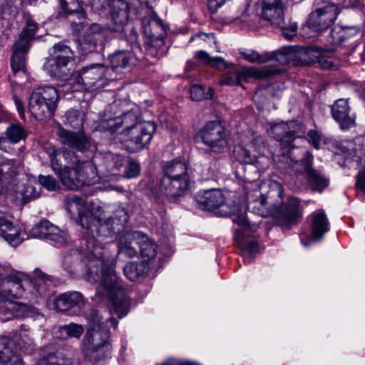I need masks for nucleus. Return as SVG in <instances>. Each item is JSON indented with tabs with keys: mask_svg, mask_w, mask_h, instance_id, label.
Wrapping results in <instances>:
<instances>
[{
	"mask_svg": "<svg viewBox=\"0 0 365 365\" xmlns=\"http://www.w3.org/2000/svg\"><path fill=\"white\" fill-rule=\"evenodd\" d=\"M195 201L198 207L202 210H211L220 207V212L225 215L233 216V222L245 227L236 231L235 240L241 255L245 257V263H250L258 252L259 246L254 237L250 236L249 230L246 227L247 218L242 214H238L239 206L232 200L225 202V196L220 190H209L199 192L195 196Z\"/></svg>",
	"mask_w": 365,
	"mask_h": 365,
	"instance_id": "f257e3e1",
	"label": "nucleus"
},
{
	"mask_svg": "<svg viewBox=\"0 0 365 365\" xmlns=\"http://www.w3.org/2000/svg\"><path fill=\"white\" fill-rule=\"evenodd\" d=\"M282 187L280 184L274 182L270 185L269 190L266 195L260 193L259 198L254 202L249 199L247 208L257 209L260 215V207L266 206L272 207L276 211L277 223L286 228L297 222L302 215V207L298 199L289 197L285 202L282 201Z\"/></svg>",
	"mask_w": 365,
	"mask_h": 365,
	"instance_id": "f03ea898",
	"label": "nucleus"
},
{
	"mask_svg": "<svg viewBox=\"0 0 365 365\" xmlns=\"http://www.w3.org/2000/svg\"><path fill=\"white\" fill-rule=\"evenodd\" d=\"M101 282L97 289V294L112 303V312L121 319L127 315L130 302L125 294L122 282L115 271L113 259H101Z\"/></svg>",
	"mask_w": 365,
	"mask_h": 365,
	"instance_id": "7ed1b4c3",
	"label": "nucleus"
},
{
	"mask_svg": "<svg viewBox=\"0 0 365 365\" xmlns=\"http://www.w3.org/2000/svg\"><path fill=\"white\" fill-rule=\"evenodd\" d=\"M128 220L127 210L124 207H118L112 216L104 220L94 216L92 213L83 217L81 226L92 232H96L99 237L112 239L124 230Z\"/></svg>",
	"mask_w": 365,
	"mask_h": 365,
	"instance_id": "20e7f679",
	"label": "nucleus"
},
{
	"mask_svg": "<svg viewBox=\"0 0 365 365\" xmlns=\"http://www.w3.org/2000/svg\"><path fill=\"white\" fill-rule=\"evenodd\" d=\"M50 158L53 170L64 187L74 190L82 187L76 181L78 175L75 163L78 159L74 151L66 148L54 149Z\"/></svg>",
	"mask_w": 365,
	"mask_h": 365,
	"instance_id": "39448f33",
	"label": "nucleus"
},
{
	"mask_svg": "<svg viewBox=\"0 0 365 365\" xmlns=\"http://www.w3.org/2000/svg\"><path fill=\"white\" fill-rule=\"evenodd\" d=\"M58 99L59 96L55 88H38L31 94L28 109L36 120H49L53 116Z\"/></svg>",
	"mask_w": 365,
	"mask_h": 365,
	"instance_id": "423d86ee",
	"label": "nucleus"
},
{
	"mask_svg": "<svg viewBox=\"0 0 365 365\" xmlns=\"http://www.w3.org/2000/svg\"><path fill=\"white\" fill-rule=\"evenodd\" d=\"M108 73L109 69L104 64H92L73 74L69 79V84L76 87L73 91H96L108 83Z\"/></svg>",
	"mask_w": 365,
	"mask_h": 365,
	"instance_id": "0eeeda50",
	"label": "nucleus"
},
{
	"mask_svg": "<svg viewBox=\"0 0 365 365\" xmlns=\"http://www.w3.org/2000/svg\"><path fill=\"white\" fill-rule=\"evenodd\" d=\"M155 130L153 121H143L130 131H120L124 148L131 153L140 151L150 143Z\"/></svg>",
	"mask_w": 365,
	"mask_h": 365,
	"instance_id": "6e6552de",
	"label": "nucleus"
},
{
	"mask_svg": "<svg viewBox=\"0 0 365 365\" xmlns=\"http://www.w3.org/2000/svg\"><path fill=\"white\" fill-rule=\"evenodd\" d=\"M37 29V24L34 21L27 19L19 40L14 44V54L11 59V66L14 74L25 71V55L29 51V43L34 38Z\"/></svg>",
	"mask_w": 365,
	"mask_h": 365,
	"instance_id": "1a4fd4ad",
	"label": "nucleus"
},
{
	"mask_svg": "<svg viewBox=\"0 0 365 365\" xmlns=\"http://www.w3.org/2000/svg\"><path fill=\"white\" fill-rule=\"evenodd\" d=\"M91 7L97 11L109 10L113 29L123 31L128 20V5L124 0H88Z\"/></svg>",
	"mask_w": 365,
	"mask_h": 365,
	"instance_id": "9d476101",
	"label": "nucleus"
},
{
	"mask_svg": "<svg viewBox=\"0 0 365 365\" xmlns=\"http://www.w3.org/2000/svg\"><path fill=\"white\" fill-rule=\"evenodd\" d=\"M101 336L94 333L90 337L84 338L83 354L85 359L89 362L96 364L110 356L111 346L108 342L106 332Z\"/></svg>",
	"mask_w": 365,
	"mask_h": 365,
	"instance_id": "9b49d317",
	"label": "nucleus"
},
{
	"mask_svg": "<svg viewBox=\"0 0 365 365\" xmlns=\"http://www.w3.org/2000/svg\"><path fill=\"white\" fill-rule=\"evenodd\" d=\"M136 39L137 36L133 35L126 48L118 50L109 56L108 59L113 70L131 67L137 60L144 58L142 48Z\"/></svg>",
	"mask_w": 365,
	"mask_h": 365,
	"instance_id": "f8f14e48",
	"label": "nucleus"
},
{
	"mask_svg": "<svg viewBox=\"0 0 365 365\" xmlns=\"http://www.w3.org/2000/svg\"><path fill=\"white\" fill-rule=\"evenodd\" d=\"M339 11L334 4H328L312 11L306 24L314 32H322L331 26L336 20Z\"/></svg>",
	"mask_w": 365,
	"mask_h": 365,
	"instance_id": "ddd939ff",
	"label": "nucleus"
},
{
	"mask_svg": "<svg viewBox=\"0 0 365 365\" xmlns=\"http://www.w3.org/2000/svg\"><path fill=\"white\" fill-rule=\"evenodd\" d=\"M202 142L211 151L222 153L227 146L224 128L218 121L207 123L200 131Z\"/></svg>",
	"mask_w": 365,
	"mask_h": 365,
	"instance_id": "4468645a",
	"label": "nucleus"
},
{
	"mask_svg": "<svg viewBox=\"0 0 365 365\" xmlns=\"http://www.w3.org/2000/svg\"><path fill=\"white\" fill-rule=\"evenodd\" d=\"M303 127L297 121L288 123L281 122L270 127L269 130L276 140L280 142L282 146L290 147L296 138H300L304 133Z\"/></svg>",
	"mask_w": 365,
	"mask_h": 365,
	"instance_id": "2eb2a0df",
	"label": "nucleus"
},
{
	"mask_svg": "<svg viewBox=\"0 0 365 365\" xmlns=\"http://www.w3.org/2000/svg\"><path fill=\"white\" fill-rule=\"evenodd\" d=\"M56 134L61 144L73 150L84 153L89 150L91 146V139L82 130L71 131L60 126Z\"/></svg>",
	"mask_w": 365,
	"mask_h": 365,
	"instance_id": "dca6fc26",
	"label": "nucleus"
},
{
	"mask_svg": "<svg viewBox=\"0 0 365 365\" xmlns=\"http://www.w3.org/2000/svg\"><path fill=\"white\" fill-rule=\"evenodd\" d=\"M87 300L77 291L66 292L58 296L54 301L56 309L61 312L70 311L71 314H79L85 307Z\"/></svg>",
	"mask_w": 365,
	"mask_h": 365,
	"instance_id": "f3484780",
	"label": "nucleus"
},
{
	"mask_svg": "<svg viewBox=\"0 0 365 365\" xmlns=\"http://www.w3.org/2000/svg\"><path fill=\"white\" fill-rule=\"evenodd\" d=\"M31 235L36 238L46 239L63 245L68 240V232L60 230L48 220H43L36 224L30 231Z\"/></svg>",
	"mask_w": 365,
	"mask_h": 365,
	"instance_id": "a211bd4d",
	"label": "nucleus"
},
{
	"mask_svg": "<svg viewBox=\"0 0 365 365\" xmlns=\"http://www.w3.org/2000/svg\"><path fill=\"white\" fill-rule=\"evenodd\" d=\"M24 294L22 281L17 274H10L0 280V301L22 298Z\"/></svg>",
	"mask_w": 365,
	"mask_h": 365,
	"instance_id": "6ab92c4d",
	"label": "nucleus"
},
{
	"mask_svg": "<svg viewBox=\"0 0 365 365\" xmlns=\"http://www.w3.org/2000/svg\"><path fill=\"white\" fill-rule=\"evenodd\" d=\"M331 114L342 130L349 129L355 125V115L350 114V108L345 99L336 101L331 107Z\"/></svg>",
	"mask_w": 365,
	"mask_h": 365,
	"instance_id": "aec40b11",
	"label": "nucleus"
},
{
	"mask_svg": "<svg viewBox=\"0 0 365 365\" xmlns=\"http://www.w3.org/2000/svg\"><path fill=\"white\" fill-rule=\"evenodd\" d=\"M63 11L68 16L71 24L74 25V30L81 32L84 29L82 20L85 19V13L78 0H61Z\"/></svg>",
	"mask_w": 365,
	"mask_h": 365,
	"instance_id": "412c9836",
	"label": "nucleus"
},
{
	"mask_svg": "<svg viewBox=\"0 0 365 365\" xmlns=\"http://www.w3.org/2000/svg\"><path fill=\"white\" fill-rule=\"evenodd\" d=\"M301 165L314 190L321 192L328 186V180L319 171L312 168V155L309 152H306L304 158L301 160Z\"/></svg>",
	"mask_w": 365,
	"mask_h": 365,
	"instance_id": "4be33fe9",
	"label": "nucleus"
},
{
	"mask_svg": "<svg viewBox=\"0 0 365 365\" xmlns=\"http://www.w3.org/2000/svg\"><path fill=\"white\" fill-rule=\"evenodd\" d=\"M0 313L8 316V319L20 318L33 316L36 309L28 303L16 302L14 300L0 301Z\"/></svg>",
	"mask_w": 365,
	"mask_h": 365,
	"instance_id": "5701e85b",
	"label": "nucleus"
},
{
	"mask_svg": "<svg viewBox=\"0 0 365 365\" xmlns=\"http://www.w3.org/2000/svg\"><path fill=\"white\" fill-rule=\"evenodd\" d=\"M78 179L77 183L81 186L91 185L99 181L96 165L92 161H78L75 163Z\"/></svg>",
	"mask_w": 365,
	"mask_h": 365,
	"instance_id": "b1692460",
	"label": "nucleus"
},
{
	"mask_svg": "<svg viewBox=\"0 0 365 365\" xmlns=\"http://www.w3.org/2000/svg\"><path fill=\"white\" fill-rule=\"evenodd\" d=\"M88 319L90 323V328L87 331L85 337H90L94 333H98L101 336V334L103 332H106L107 337H109L110 331L108 326L105 324V322L110 323V326L113 327L114 329L118 325V322L113 317H109L104 320L103 317L96 310H92L90 312Z\"/></svg>",
	"mask_w": 365,
	"mask_h": 365,
	"instance_id": "393cba45",
	"label": "nucleus"
},
{
	"mask_svg": "<svg viewBox=\"0 0 365 365\" xmlns=\"http://www.w3.org/2000/svg\"><path fill=\"white\" fill-rule=\"evenodd\" d=\"M190 182L183 180H179L168 178H162L160 185V191L163 195L171 199L182 196L188 189Z\"/></svg>",
	"mask_w": 365,
	"mask_h": 365,
	"instance_id": "a878e982",
	"label": "nucleus"
},
{
	"mask_svg": "<svg viewBox=\"0 0 365 365\" xmlns=\"http://www.w3.org/2000/svg\"><path fill=\"white\" fill-rule=\"evenodd\" d=\"M34 272L35 277L29 284L31 292L36 297H46L53 285V279L38 268L35 269Z\"/></svg>",
	"mask_w": 365,
	"mask_h": 365,
	"instance_id": "bb28decb",
	"label": "nucleus"
},
{
	"mask_svg": "<svg viewBox=\"0 0 365 365\" xmlns=\"http://www.w3.org/2000/svg\"><path fill=\"white\" fill-rule=\"evenodd\" d=\"M135 234H138V231L128 232L119 239L118 255L120 257L132 258L138 256V251L135 246H138V239Z\"/></svg>",
	"mask_w": 365,
	"mask_h": 365,
	"instance_id": "cd10ccee",
	"label": "nucleus"
},
{
	"mask_svg": "<svg viewBox=\"0 0 365 365\" xmlns=\"http://www.w3.org/2000/svg\"><path fill=\"white\" fill-rule=\"evenodd\" d=\"M311 230L312 240H308L309 242L312 240L320 241L329 230V220L323 210H319L312 213Z\"/></svg>",
	"mask_w": 365,
	"mask_h": 365,
	"instance_id": "c85d7f7f",
	"label": "nucleus"
},
{
	"mask_svg": "<svg viewBox=\"0 0 365 365\" xmlns=\"http://www.w3.org/2000/svg\"><path fill=\"white\" fill-rule=\"evenodd\" d=\"M0 236L13 247L18 246L23 241L19 228L3 217H0Z\"/></svg>",
	"mask_w": 365,
	"mask_h": 365,
	"instance_id": "c756f323",
	"label": "nucleus"
},
{
	"mask_svg": "<svg viewBox=\"0 0 365 365\" xmlns=\"http://www.w3.org/2000/svg\"><path fill=\"white\" fill-rule=\"evenodd\" d=\"M70 64H72V63L50 56L46 58L43 68L50 76L61 78L66 76L69 73L71 70Z\"/></svg>",
	"mask_w": 365,
	"mask_h": 365,
	"instance_id": "7c9ffc66",
	"label": "nucleus"
},
{
	"mask_svg": "<svg viewBox=\"0 0 365 365\" xmlns=\"http://www.w3.org/2000/svg\"><path fill=\"white\" fill-rule=\"evenodd\" d=\"M138 240V247L139 248V254L144 259L143 262L147 263L150 260L154 259L157 255L158 245L150 240L147 235L141 232L136 234Z\"/></svg>",
	"mask_w": 365,
	"mask_h": 365,
	"instance_id": "2f4dec72",
	"label": "nucleus"
},
{
	"mask_svg": "<svg viewBox=\"0 0 365 365\" xmlns=\"http://www.w3.org/2000/svg\"><path fill=\"white\" fill-rule=\"evenodd\" d=\"M12 341L6 336H0V365H22L19 355L10 348Z\"/></svg>",
	"mask_w": 365,
	"mask_h": 365,
	"instance_id": "473e14b6",
	"label": "nucleus"
},
{
	"mask_svg": "<svg viewBox=\"0 0 365 365\" xmlns=\"http://www.w3.org/2000/svg\"><path fill=\"white\" fill-rule=\"evenodd\" d=\"M163 178H168L175 180H183L190 182L187 168L185 163L180 161L168 163L163 168Z\"/></svg>",
	"mask_w": 365,
	"mask_h": 365,
	"instance_id": "72a5a7b5",
	"label": "nucleus"
},
{
	"mask_svg": "<svg viewBox=\"0 0 365 365\" xmlns=\"http://www.w3.org/2000/svg\"><path fill=\"white\" fill-rule=\"evenodd\" d=\"M284 6L262 7L261 16L273 26H283L284 24Z\"/></svg>",
	"mask_w": 365,
	"mask_h": 365,
	"instance_id": "f704fd0d",
	"label": "nucleus"
},
{
	"mask_svg": "<svg viewBox=\"0 0 365 365\" xmlns=\"http://www.w3.org/2000/svg\"><path fill=\"white\" fill-rule=\"evenodd\" d=\"M116 119L119 131H130L142 123L138 111L135 109L123 113L120 116L116 117Z\"/></svg>",
	"mask_w": 365,
	"mask_h": 365,
	"instance_id": "c9c22d12",
	"label": "nucleus"
},
{
	"mask_svg": "<svg viewBox=\"0 0 365 365\" xmlns=\"http://www.w3.org/2000/svg\"><path fill=\"white\" fill-rule=\"evenodd\" d=\"M148 270V264L145 262H130L123 267L124 275L132 282L143 277Z\"/></svg>",
	"mask_w": 365,
	"mask_h": 365,
	"instance_id": "e433bc0d",
	"label": "nucleus"
},
{
	"mask_svg": "<svg viewBox=\"0 0 365 365\" xmlns=\"http://www.w3.org/2000/svg\"><path fill=\"white\" fill-rule=\"evenodd\" d=\"M64 202L66 210L69 213L74 212L75 210L77 211L81 222L83 217L88 216L89 214H91L84 210L86 207L85 201L77 195L69 194L66 195L64 199Z\"/></svg>",
	"mask_w": 365,
	"mask_h": 365,
	"instance_id": "4c0bfd02",
	"label": "nucleus"
},
{
	"mask_svg": "<svg viewBox=\"0 0 365 365\" xmlns=\"http://www.w3.org/2000/svg\"><path fill=\"white\" fill-rule=\"evenodd\" d=\"M84 331L82 325L71 323L58 327L55 334L57 338L63 340L69 338L79 339Z\"/></svg>",
	"mask_w": 365,
	"mask_h": 365,
	"instance_id": "58836bf2",
	"label": "nucleus"
},
{
	"mask_svg": "<svg viewBox=\"0 0 365 365\" xmlns=\"http://www.w3.org/2000/svg\"><path fill=\"white\" fill-rule=\"evenodd\" d=\"M81 248L82 252L89 253L96 258L103 257V247L93 236L84 237L81 242Z\"/></svg>",
	"mask_w": 365,
	"mask_h": 365,
	"instance_id": "ea45409f",
	"label": "nucleus"
},
{
	"mask_svg": "<svg viewBox=\"0 0 365 365\" xmlns=\"http://www.w3.org/2000/svg\"><path fill=\"white\" fill-rule=\"evenodd\" d=\"M14 345L16 349L25 353H31L34 347L33 339L25 330H20L14 336Z\"/></svg>",
	"mask_w": 365,
	"mask_h": 365,
	"instance_id": "a19ab883",
	"label": "nucleus"
},
{
	"mask_svg": "<svg viewBox=\"0 0 365 365\" xmlns=\"http://www.w3.org/2000/svg\"><path fill=\"white\" fill-rule=\"evenodd\" d=\"M71 361L61 351L48 353L40 358L37 365H71Z\"/></svg>",
	"mask_w": 365,
	"mask_h": 365,
	"instance_id": "79ce46f5",
	"label": "nucleus"
},
{
	"mask_svg": "<svg viewBox=\"0 0 365 365\" xmlns=\"http://www.w3.org/2000/svg\"><path fill=\"white\" fill-rule=\"evenodd\" d=\"M308 53L312 54L313 58L311 59H301L300 61L305 64H309L314 62L319 63L325 68H331L333 65L330 61L322 55V49L318 46H309L308 48Z\"/></svg>",
	"mask_w": 365,
	"mask_h": 365,
	"instance_id": "37998d69",
	"label": "nucleus"
},
{
	"mask_svg": "<svg viewBox=\"0 0 365 365\" xmlns=\"http://www.w3.org/2000/svg\"><path fill=\"white\" fill-rule=\"evenodd\" d=\"M53 51L51 56L72 63L74 62V54L69 46L63 43H58L53 46Z\"/></svg>",
	"mask_w": 365,
	"mask_h": 365,
	"instance_id": "c03bdc74",
	"label": "nucleus"
},
{
	"mask_svg": "<svg viewBox=\"0 0 365 365\" xmlns=\"http://www.w3.org/2000/svg\"><path fill=\"white\" fill-rule=\"evenodd\" d=\"M245 70H234L226 74L220 81L221 84L229 86H241L243 81H247Z\"/></svg>",
	"mask_w": 365,
	"mask_h": 365,
	"instance_id": "a18cd8bd",
	"label": "nucleus"
},
{
	"mask_svg": "<svg viewBox=\"0 0 365 365\" xmlns=\"http://www.w3.org/2000/svg\"><path fill=\"white\" fill-rule=\"evenodd\" d=\"M6 139L12 143H17L21 140L25 139L27 133L24 128L19 124H11L6 130Z\"/></svg>",
	"mask_w": 365,
	"mask_h": 365,
	"instance_id": "49530a36",
	"label": "nucleus"
},
{
	"mask_svg": "<svg viewBox=\"0 0 365 365\" xmlns=\"http://www.w3.org/2000/svg\"><path fill=\"white\" fill-rule=\"evenodd\" d=\"M96 130L100 132H108L111 135L119 133L116 117L113 118H103L97 122L96 127Z\"/></svg>",
	"mask_w": 365,
	"mask_h": 365,
	"instance_id": "de8ad7c7",
	"label": "nucleus"
},
{
	"mask_svg": "<svg viewBox=\"0 0 365 365\" xmlns=\"http://www.w3.org/2000/svg\"><path fill=\"white\" fill-rule=\"evenodd\" d=\"M235 158L240 163L253 164L256 161L255 155H252L250 151L242 145H237L233 150Z\"/></svg>",
	"mask_w": 365,
	"mask_h": 365,
	"instance_id": "09e8293b",
	"label": "nucleus"
},
{
	"mask_svg": "<svg viewBox=\"0 0 365 365\" xmlns=\"http://www.w3.org/2000/svg\"><path fill=\"white\" fill-rule=\"evenodd\" d=\"M164 45L163 39L160 37L152 35L150 41L145 44L146 51L143 55L151 56L153 57H158L161 47Z\"/></svg>",
	"mask_w": 365,
	"mask_h": 365,
	"instance_id": "8fccbe9b",
	"label": "nucleus"
},
{
	"mask_svg": "<svg viewBox=\"0 0 365 365\" xmlns=\"http://www.w3.org/2000/svg\"><path fill=\"white\" fill-rule=\"evenodd\" d=\"M266 56L269 61H275L280 64H287L292 60V52L289 48H283L271 53H266Z\"/></svg>",
	"mask_w": 365,
	"mask_h": 365,
	"instance_id": "3c124183",
	"label": "nucleus"
},
{
	"mask_svg": "<svg viewBox=\"0 0 365 365\" xmlns=\"http://www.w3.org/2000/svg\"><path fill=\"white\" fill-rule=\"evenodd\" d=\"M245 74L247 76V79L250 78H255L258 79H264L267 78L270 76L274 75L278 73V71L276 69L271 68H262L257 69L255 68H246Z\"/></svg>",
	"mask_w": 365,
	"mask_h": 365,
	"instance_id": "603ef678",
	"label": "nucleus"
},
{
	"mask_svg": "<svg viewBox=\"0 0 365 365\" xmlns=\"http://www.w3.org/2000/svg\"><path fill=\"white\" fill-rule=\"evenodd\" d=\"M106 163L109 170L114 172L123 165L124 158L119 154L108 153L106 155Z\"/></svg>",
	"mask_w": 365,
	"mask_h": 365,
	"instance_id": "864d4df0",
	"label": "nucleus"
},
{
	"mask_svg": "<svg viewBox=\"0 0 365 365\" xmlns=\"http://www.w3.org/2000/svg\"><path fill=\"white\" fill-rule=\"evenodd\" d=\"M346 36V30L344 28H339L338 30L334 28L331 30L327 37V43L330 45H339L344 41Z\"/></svg>",
	"mask_w": 365,
	"mask_h": 365,
	"instance_id": "5fc2aeb1",
	"label": "nucleus"
},
{
	"mask_svg": "<svg viewBox=\"0 0 365 365\" xmlns=\"http://www.w3.org/2000/svg\"><path fill=\"white\" fill-rule=\"evenodd\" d=\"M240 53L246 61L251 63H264L269 61L266 53L259 55L255 51H241Z\"/></svg>",
	"mask_w": 365,
	"mask_h": 365,
	"instance_id": "6e6d98bb",
	"label": "nucleus"
},
{
	"mask_svg": "<svg viewBox=\"0 0 365 365\" xmlns=\"http://www.w3.org/2000/svg\"><path fill=\"white\" fill-rule=\"evenodd\" d=\"M115 26V24L112 21V24L110 25H101L97 23H93L90 25L89 26V31L92 34H99L105 36L108 34L109 31H114L118 32L117 31L113 29V27ZM119 33L120 31H118Z\"/></svg>",
	"mask_w": 365,
	"mask_h": 365,
	"instance_id": "4d7b16f0",
	"label": "nucleus"
},
{
	"mask_svg": "<svg viewBox=\"0 0 365 365\" xmlns=\"http://www.w3.org/2000/svg\"><path fill=\"white\" fill-rule=\"evenodd\" d=\"M38 181L40 185L46 187L48 190L54 191L59 188V185L57 180L51 175L38 176Z\"/></svg>",
	"mask_w": 365,
	"mask_h": 365,
	"instance_id": "13d9d810",
	"label": "nucleus"
},
{
	"mask_svg": "<svg viewBox=\"0 0 365 365\" xmlns=\"http://www.w3.org/2000/svg\"><path fill=\"white\" fill-rule=\"evenodd\" d=\"M278 27L282 29L283 36L288 40L292 39L297 34V25L296 23H289L288 25H287L284 22L283 26Z\"/></svg>",
	"mask_w": 365,
	"mask_h": 365,
	"instance_id": "bf43d9fd",
	"label": "nucleus"
},
{
	"mask_svg": "<svg viewBox=\"0 0 365 365\" xmlns=\"http://www.w3.org/2000/svg\"><path fill=\"white\" fill-rule=\"evenodd\" d=\"M140 164L135 161L130 160L125 166V175L128 178H135L140 174Z\"/></svg>",
	"mask_w": 365,
	"mask_h": 365,
	"instance_id": "052dcab7",
	"label": "nucleus"
},
{
	"mask_svg": "<svg viewBox=\"0 0 365 365\" xmlns=\"http://www.w3.org/2000/svg\"><path fill=\"white\" fill-rule=\"evenodd\" d=\"M79 255L80 254L77 250H72L68 255H65L63 259V264L65 269L69 270L72 264L78 259Z\"/></svg>",
	"mask_w": 365,
	"mask_h": 365,
	"instance_id": "680f3d73",
	"label": "nucleus"
},
{
	"mask_svg": "<svg viewBox=\"0 0 365 365\" xmlns=\"http://www.w3.org/2000/svg\"><path fill=\"white\" fill-rule=\"evenodd\" d=\"M190 97L193 101H200L204 98L203 88L197 84L191 86L190 89Z\"/></svg>",
	"mask_w": 365,
	"mask_h": 365,
	"instance_id": "e2e57ef3",
	"label": "nucleus"
},
{
	"mask_svg": "<svg viewBox=\"0 0 365 365\" xmlns=\"http://www.w3.org/2000/svg\"><path fill=\"white\" fill-rule=\"evenodd\" d=\"M307 136L309 141L315 148L318 149L321 142V136L319 133L314 130H310L307 133Z\"/></svg>",
	"mask_w": 365,
	"mask_h": 365,
	"instance_id": "0e129e2a",
	"label": "nucleus"
},
{
	"mask_svg": "<svg viewBox=\"0 0 365 365\" xmlns=\"http://www.w3.org/2000/svg\"><path fill=\"white\" fill-rule=\"evenodd\" d=\"M195 58L200 62L210 66L211 65L213 59L212 57L203 50L197 51L195 55Z\"/></svg>",
	"mask_w": 365,
	"mask_h": 365,
	"instance_id": "69168bd1",
	"label": "nucleus"
},
{
	"mask_svg": "<svg viewBox=\"0 0 365 365\" xmlns=\"http://www.w3.org/2000/svg\"><path fill=\"white\" fill-rule=\"evenodd\" d=\"M162 365H199L197 363L190 361H180L175 359H170Z\"/></svg>",
	"mask_w": 365,
	"mask_h": 365,
	"instance_id": "338daca9",
	"label": "nucleus"
},
{
	"mask_svg": "<svg viewBox=\"0 0 365 365\" xmlns=\"http://www.w3.org/2000/svg\"><path fill=\"white\" fill-rule=\"evenodd\" d=\"M356 186L358 189L365 193V170L359 173L356 182Z\"/></svg>",
	"mask_w": 365,
	"mask_h": 365,
	"instance_id": "774afa93",
	"label": "nucleus"
}]
</instances>
